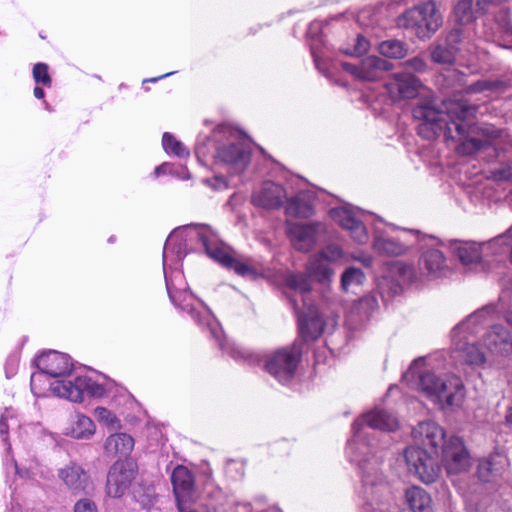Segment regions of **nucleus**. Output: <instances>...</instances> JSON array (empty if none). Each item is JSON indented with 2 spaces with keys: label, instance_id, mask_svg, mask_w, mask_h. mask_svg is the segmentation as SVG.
<instances>
[{
  "label": "nucleus",
  "instance_id": "nucleus-31",
  "mask_svg": "<svg viewBox=\"0 0 512 512\" xmlns=\"http://www.w3.org/2000/svg\"><path fill=\"white\" fill-rule=\"evenodd\" d=\"M95 432L93 421L82 414L76 413L71 418V425L67 429L66 434L76 439H86Z\"/></svg>",
  "mask_w": 512,
  "mask_h": 512
},
{
  "label": "nucleus",
  "instance_id": "nucleus-60",
  "mask_svg": "<svg viewBox=\"0 0 512 512\" xmlns=\"http://www.w3.org/2000/svg\"><path fill=\"white\" fill-rule=\"evenodd\" d=\"M395 4H404L406 5L407 4V0H398L395 2Z\"/></svg>",
  "mask_w": 512,
  "mask_h": 512
},
{
  "label": "nucleus",
  "instance_id": "nucleus-3",
  "mask_svg": "<svg viewBox=\"0 0 512 512\" xmlns=\"http://www.w3.org/2000/svg\"><path fill=\"white\" fill-rule=\"evenodd\" d=\"M414 119L419 121L418 134L426 140L443 135L446 140L459 142L457 151L462 155H473L492 146L501 139L504 130L486 122L472 124L457 118L447 120V115L433 105L432 99H424L414 110Z\"/></svg>",
  "mask_w": 512,
  "mask_h": 512
},
{
  "label": "nucleus",
  "instance_id": "nucleus-26",
  "mask_svg": "<svg viewBox=\"0 0 512 512\" xmlns=\"http://www.w3.org/2000/svg\"><path fill=\"white\" fill-rule=\"evenodd\" d=\"M321 24L319 22H313L309 25L307 30V36L310 38V51L313 57L316 68L320 72H324L325 69V53L322 49L323 39L320 33Z\"/></svg>",
  "mask_w": 512,
  "mask_h": 512
},
{
  "label": "nucleus",
  "instance_id": "nucleus-35",
  "mask_svg": "<svg viewBox=\"0 0 512 512\" xmlns=\"http://www.w3.org/2000/svg\"><path fill=\"white\" fill-rule=\"evenodd\" d=\"M162 146L168 154H173L180 158L189 156V150L169 132L163 134Z\"/></svg>",
  "mask_w": 512,
  "mask_h": 512
},
{
  "label": "nucleus",
  "instance_id": "nucleus-10",
  "mask_svg": "<svg viewBox=\"0 0 512 512\" xmlns=\"http://www.w3.org/2000/svg\"><path fill=\"white\" fill-rule=\"evenodd\" d=\"M419 390L433 399L441 408L459 407L464 398V385L457 376L439 377L430 371L418 375Z\"/></svg>",
  "mask_w": 512,
  "mask_h": 512
},
{
  "label": "nucleus",
  "instance_id": "nucleus-21",
  "mask_svg": "<svg viewBox=\"0 0 512 512\" xmlns=\"http://www.w3.org/2000/svg\"><path fill=\"white\" fill-rule=\"evenodd\" d=\"M483 342L492 355L504 357L512 353V335L501 324L491 326L485 333Z\"/></svg>",
  "mask_w": 512,
  "mask_h": 512
},
{
  "label": "nucleus",
  "instance_id": "nucleus-61",
  "mask_svg": "<svg viewBox=\"0 0 512 512\" xmlns=\"http://www.w3.org/2000/svg\"><path fill=\"white\" fill-rule=\"evenodd\" d=\"M385 69H386V71H389L390 69H392V66L387 61H386Z\"/></svg>",
  "mask_w": 512,
  "mask_h": 512
},
{
  "label": "nucleus",
  "instance_id": "nucleus-56",
  "mask_svg": "<svg viewBox=\"0 0 512 512\" xmlns=\"http://www.w3.org/2000/svg\"><path fill=\"white\" fill-rule=\"evenodd\" d=\"M505 29L508 33L512 34V22L511 20L507 21V23L505 24Z\"/></svg>",
  "mask_w": 512,
  "mask_h": 512
},
{
  "label": "nucleus",
  "instance_id": "nucleus-25",
  "mask_svg": "<svg viewBox=\"0 0 512 512\" xmlns=\"http://www.w3.org/2000/svg\"><path fill=\"white\" fill-rule=\"evenodd\" d=\"M59 478L72 490L81 491L85 490L88 486L89 477L84 469L71 463L65 468L59 470Z\"/></svg>",
  "mask_w": 512,
  "mask_h": 512
},
{
  "label": "nucleus",
  "instance_id": "nucleus-33",
  "mask_svg": "<svg viewBox=\"0 0 512 512\" xmlns=\"http://www.w3.org/2000/svg\"><path fill=\"white\" fill-rule=\"evenodd\" d=\"M439 39L458 55L466 39V30L462 25H457L444 32Z\"/></svg>",
  "mask_w": 512,
  "mask_h": 512
},
{
  "label": "nucleus",
  "instance_id": "nucleus-62",
  "mask_svg": "<svg viewBox=\"0 0 512 512\" xmlns=\"http://www.w3.org/2000/svg\"><path fill=\"white\" fill-rule=\"evenodd\" d=\"M383 45H384V42L379 43V49H380V53L381 54H384L383 51H382Z\"/></svg>",
  "mask_w": 512,
  "mask_h": 512
},
{
  "label": "nucleus",
  "instance_id": "nucleus-54",
  "mask_svg": "<svg viewBox=\"0 0 512 512\" xmlns=\"http://www.w3.org/2000/svg\"><path fill=\"white\" fill-rule=\"evenodd\" d=\"M172 74H174V72H169V73L163 74V75H161V76H159V77L146 79V80H144V83H145V82H156V81H158L159 79L166 78V77H168V76H170V75H172Z\"/></svg>",
  "mask_w": 512,
  "mask_h": 512
},
{
  "label": "nucleus",
  "instance_id": "nucleus-32",
  "mask_svg": "<svg viewBox=\"0 0 512 512\" xmlns=\"http://www.w3.org/2000/svg\"><path fill=\"white\" fill-rule=\"evenodd\" d=\"M428 52L431 61L435 64L452 66L456 63L457 54L439 38L428 47Z\"/></svg>",
  "mask_w": 512,
  "mask_h": 512
},
{
  "label": "nucleus",
  "instance_id": "nucleus-52",
  "mask_svg": "<svg viewBox=\"0 0 512 512\" xmlns=\"http://www.w3.org/2000/svg\"><path fill=\"white\" fill-rule=\"evenodd\" d=\"M33 93H34V96H35L37 99H42V98H44V96H45L44 90H43L41 87H39V86H36V87L34 88Z\"/></svg>",
  "mask_w": 512,
  "mask_h": 512
},
{
  "label": "nucleus",
  "instance_id": "nucleus-43",
  "mask_svg": "<svg viewBox=\"0 0 512 512\" xmlns=\"http://www.w3.org/2000/svg\"><path fill=\"white\" fill-rule=\"evenodd\" d=\"M368 47L369 43L366 38L358 35L353 48H346L344 53L351 56H361L368 50Z\"/></svg>",
  "mask_w": 512,
  "mask_h": 512
},
{
  "label": "nucleus",
  "instance_id": "nucleus-48",
  "mask_svg": "<svg viewBox=\"0 0 512 512\" xmlns=\"http://www.w3.org/2000/svg\"><path fill=\"white\" fill-rule=\"evenodd\" d=\"M12 418V414L8 410H6L0 417V435L2 436V440L4 442L7 441V435L9 430L8 419Z\"/></svg>",
  "mask_w": 512,
  "mask_h": 512
},
{
  "label": "nucleus",
  "instance_id": "nucleus-42",
  "mask_svg": "<svg viewBox=\"0 0 512 512\" xmlns=\"http://www.w3.org/2000/svg\"><path fill=\"white\" fill-rule=\"evenodd\" d=\"M407 251V246L399 240L386 237V256H400Z\"/></svg>",
  "mask_w": 512,
  "mask_h": 512
},
{
  "label": "nucleus",
  "instance_id": "nucleus-17",
  "mask_svg": "<svg viewBox=\"0 0 512 512\" xmlns=\"http://www.w3.org/2000/svg\"><path fill=\"white\" fill-rule=\"evenodd\" d=\"M331 217L339 225L350 232L353 240L359 244H364L368 240V233L358 212L351 206H341L330 210Z\"/></svg>",
  "mask_w": 512,
  "mask_h": 512
},
{
  "label": "nucleus",
  "instance_id": "nucleus-49",
  "mask_svg": "<svg viewBox=\"0 0 512 512\" xmlns=\"http://www.w3.org/2000/svg\"><path fill=\"white\" fill-rule=\"evenodd\" d=\"M399 427V419L394 415L386 413V432L396 431Z\"/></svg>",
  "mask_w": 512,
  "mask_h": 512
},
{
  "label": "nucleus",
  "instance_id": "nucleus-30",
  "mask_svg": "<svg viewBox=\"0 0 512 512\" xmlns=\"http://www.w3.org/2000/svg\"><path fill=\"white\" fill-rule=\"evenodd\" d=\"M453 251L463 265L477 264L481 261V245L475 242H454Z\"/></svg>",
  "mask_w": 512,
  "mask_h": 512
},
{
  "label": "nucleus",
  "instance_id": "nucleus-4",
  "mask_svg": "<svg viewBox=\"0 0 512 512\" xmlns=\"http://www.w3.org/2000/svg\"><path fill=\"white\" fill-rule=\"evenodd\" d=\"M435 86L443 95V99L438 100L432 95L419 96L412 108L413 117L414 110L421 104L422 100L432 99L433 105L447 115V120L474 118L478 112V106L464 101L463 97L465 95L494 90L498 88L499 83L489 80H477L470 84L468 74L456 68H448L436 75Z\"/></svg>",
  "mask_w": 512,
  "mask_h": 512
},
{
  "label": "nucleus",
  "instance_id": "nucleus-16",
  "mask_svg": "<svg viewBox=\"0 0 512 512\" xmlns=\"http://www.w3.org/2000/svg\"><path fill=\"white\" fill-rule=\"evenodd\" d=\"M442 462L448 474H459L469 466V454L458 436H451L441 449Z\"/></svg>",
  "mask_w": 512,
  "mask_h": 512
},
{
  "label": "nucleus",
  "instance_id": "nucleus-64",
  "mask_svg": "<svg viewBox=\"0 0 512 512\" xmlns=\"http://www.w3.org/2000/svg\"><path fill=\"white\" fill-rule=\"evenodd\" d=\"M45 108H46L47 110H50V106H49V105H48V103H46V102H45Z\"/></svg>",
  "mask_w": 512,
  "mask_h": 512
},
{
  "label": "nucleus",
  "instance_id": "nucleus-29",
  "mask_svg": "<svg viewBox=\"0 0 512 512\" xmlns=\"http://www.w3.org/2000/svg\"><path fill=\"white\" fill-rule=\"evenodd\" d=\"M406 502L413 512H432L431 497L421 487L412 486L405 492Z\"/></svg>",
  "mask_w": 512,
  "mask_h": 512
},
{
  "label": "nucleus",
  "instance_id": "nucleus-53",
  "mask_svg": "<svg viewBox=\"0 0 512 512\" xmlns=\"http://www.w3.org/2000/svg\"><path fill=\"white\" fill-rule=\"evenodd\" d=\"M357 260L361 261L364 266L369 267L372 263V259L369 256H364L361 258H356Z\"/></svg>",
  "mask_w": 512,
  "mask_h": 512
},
{
  "label": "nucleus",
  "instance_id": "nucleus-1",
  "mask_svg": "<svg viewBox=\"0 0 512 512\" xmlns=\"http://www.w3.org/2000/svg\"><path fill=\"white\" fill-rule=\"evenodd\" d=\"M194 242L201 244L210 258L216 260L224 267L234 270L238 275L251 278L256 276L255 269L248 262L240 258L235 251L220 241L217 234L209 226L198 224L185 225L174 229L170 233L163 248V270L171 302L180 310L187 312L198 325L202 326L205 324L212 337L218 342L220 349L230 357L236 361H246L251 364L258 362L257 355L235 343H230L224 338L222 328L207 307L205 314H201V312L196 310L192 304L194 299L192 292L187 287L176 286L174 283L175 281L182 280L183 276L180 272H176L174 278L167 275L166 267L168 261L180 263L189 251L194 250Z\"/></svg>",
  "mask_w": 512,
  "mask_h": 512
},
{
  "label": "nucleus",
  "instance_id": "nucleus-51",
  "mask_svg": "<svg viewBox=\"0 0 512 512\" xmlns=\"http://www.w3.org/2000/svg\"><path fill=\"white\" fill-rule=\"evenodd\" d=\"M169 168V165L164 163L158 167L155 168V175L160 176L162 174H165L167 169Z\"/></svg>",
  "mask_w": 512,
  "mask_h": 512
},
{
  "label": "nucleus",
  "instance_id": "nucleus-46",
  "mask_svg": "<svg viewBox=\"0 0 512 512\" xmlns=\"http://www.w3.org/2000/svg\"><path fill=\"white\" fill-rule=\"evenodd\" d=\"M405 66L407 69L414 71V72H418V73H423V72L427 71V69H428V65L424 61V59H422L421 57H418V56L407 60L405 62Z\"/></svg>",
  "mask_w": 512,
  "mask_h": 512
},
{
  "label": "nucleus",
  "instance_id": "nucleus-12",
  "mask_svg": "<svg viewBox=\"0 0 512 512\" xmlns=\"http://www.w3.org/2000/svg\"><path fill=\"white\" fill-rule=\"evenodd\" d=\"M173 493L179 512H216V506L192 508L189 503L196 496L195 477L191 470L183 465H177L171 474Z\"/></svg>",
  "mask_w": 512,
  "mask_h": 512
},
{
  "label": "nucleus",
  "instance_id": "nucleus-37",
  "mask_svg": "<svg viewBox=\"0 0 512 512\" xmlns=\"http://www.w3.org/2000/svg\"><path fill=\"white\" fill-rule=\"evenodd\" d=\"M408 53V46L400 40H386V58L401 59Z\"/></svg>",
  "mask_w": 512,
  "mask_h": 512
},
{
  "label": "nucleus",
  "instance_id": "nucleus-23",
  "mask_svg": "<svg viewBox=\"0 0 512 512\" xmlns=\"http://www.w3.org/2000/svg\"><path fill=\"white\" fill-rule=\"evenodd\" d=\"M342 67L346 72L366 81L381 80L384 74V61L377 56H369L360 64L343 62Z\"/></svg>",
  "mask_w": 512,
  "mask_h": 512
},
{
  "label": "nucleus",
  "instance_id": "nucleus-27",
  "mask_svg": "<svg viewBox=\"0 0 512 512\" xmlns=\"http://www.w3.org/2000/svg\"><path fill=\"white\" fill-rule=\"evenodd\" d=\"M484 11L480 0H459L454 8L455 18L459 25L471 23Z\"/></svg>",
  "mask_w": 512,
  "mask_h": 512
},
{
  "label": "nucleus",
  "instance_id": "nucleus-14",
  "mask_svg": "<svg viewBox=\"0 0 512 512\" xmlns=\"http://www.w3.org/2000/svg\"><path fill=\"white\" fill-rule=\"evenodd\" d=\"M52 392L72 402H82L84 394L101 397L106 390L103 385L92 381L86 376H77L74 380H56L50 384Z\"/></svg>",
  "mask_w": 512,
  "mask_h": 512
},
{
  "label": "nucleus",
  "instance_id": "nucleus-44",
  "mask_svg": "<svg viewBox=\"0 0 512 512\" xmlns=\"http://www.w3.org/2000/svg\"><path fill=\"white\" fill-rule=\"evenodd\" d=\"M358 22L366 27H373L379 21V17L372 11V9H363L357 16Z\"/></svg>",
  "mask_w": 512,
  "mask_h": 512
},
{
  "label": "nucleus",
  "instance_id": "nucleus-63",
  "mask_svg": "<svg viewBox=\"0 0 512 512\" xmlns=\"http://www.w3.org/2000/svg\"><path fill=\"white\" fill-rule=\"evenodd\" d=\"M385 226H386V227H387V226H389V227H391V228H393V229L395 228V227H394V225H391V224H388V223H385Z\"/></svg>",
  "mask_w": 512,
  "mask_h": 512
},
{
  "label": "nucleus",
  "instance_id": "nucleus-38",
  "mask_svg": "<svg viewBox=\"0 0 512 512\" xmlns=\"http://www.w3.org/2000/svg\"><path fill=\"white\" fill-rule=\"evenodd\" d=\"M48 65L45 63H37L33 67V79L36 84H42L43 86L50 87L52 85V79L48 73Z\"/></svg>",
  "mask_w": 512,
  "mask_h": 512
},
{
  "label": "nucleus",
  "instance_id": "nucleus-8",
  "mask_svg": "<svg viewBox=\"0 0 512 512\" xmlns=\"http://www.w3.org/2000/svg\"><path fill=\"white\" fill-rule=\"evenodd\" d=\"M393 21L397 28L408 30L421 40L430 39L443 23L433 0L405 9Z\"/></svg>",
  "mask_w": 512,
  "mask_h": 512
},
{
  "label": "nucleus",
  "instance_id": "nucleus-39",
  "mask_svg": "<svg viewBox=\"0 0 512 512\" xmlns=\"http://www.w3.org/2000/svg\"><path fill=\"white\" fill-rule=\"evenodd\" d=\"M365 97L374 115L381 117L384 112V98L382 97V94L371 91Z\"/></svg>",
  "mask_w": 512,
  "mask_h": 512
},
{
  "label": "nucleus",
  "instance_id": "nucleus-36",
  "mask_svg": "<svg viewBox=\"0 0 512 512\" xmlns=\"http://www.w3.org/2000/svg\"><path fill=\"white\" fill-rule=\"evenodd\" d=\"M498 475V468L490 459H482L478 463L477 476L483 482H490Z\"/></svg>",
  "mask_w": 512,
  "mask_h": 512
},
{
  "label": "nucleus",
  "instance_id": "nucleus-9",
  "mask_svg": "<svg viewBox=\"0 0 512 512\" xmlns=\"http://www.w3.org/2000/svg\"><path fill=\"white\" fill-rule=\"evenodd\" d=\"M254 205L265 209H276L284 206L288 216L308 218L312 207L305 193L288 198L285 189L274 182H264L261 189L252 196Z\"/></svg>",
  "mask_w": 512,
  "mask_h": 512
},
{
  "label": "nucleus",
  "instance_id": "nucleus-5",
  "mask_svg": "<svg viewBox=\"0 0 512 512\" xmlns=\"http://www.w3.org/2000/svg\"><path fill=\"white\" fill-rule=\"evenodd\" d=\"M309 274L289 273L285 278L287 286L295 292L290 302L298 317L299 331L305 340L317 339L324 330V320L313 303L311 277L319 282L329 281L333 269L329 263L315 257L308 267Z\"/></svg>",
  "mask_w": 512,
  "mask_h": 512
},
{
  "label": "nucleus",
  "instance_id": "nucleus-15",
  "mask_svg": "<svg viewBox=\"0 0 512 512\" xmlns=\"http://www.w3.org/2000/svg\"><path fill=\"white\" fill-rule=\"evenodd\" d=\"M135 477V465L132 461H116L107 475L106 490L111 497H121Z\"/></svg>",
  "mask_w": 512,
  "mask_h": 512
},
{
  "label": "nucleus",
  "instance_id": "nucleus-19",
  "mask_svg": "<svg viewBox=\"0 0 512 512\" xmlns=\"http://www.w3.org/2000/svg\"><path fill=\"white\" fill-rule=\"evenodd\" d=\"M415 279L413 268L402 261H386V286L392 297L400 295Z\"/></svg>",
  "mask_w": 512,
  "mask_h": 512
},
{
  "label": "nucleus",
  "instance_id": "nucleus-45",
  "mask_svg": "<svg viewBox=\"0 0 512 512\" xmlns=\"http://www.w3.org/2000/svg\"><path fill=\"white\" fill-rule=\"evenodd\" d=\"M492 175L497 181H512V161H509L500 168L493 170Z\"/></svg>",
  "mask_w": 512,
  "mask_h": 512
},
{
  "label": "nucleus",
  "instance_id": "nucleus-47",
  "mask_svg": "<svg viewBox=\"0 0 512 512\" xmlns=\"http://www.w3.org/2000/svg\"><path fill=\"white\" fill-rule=\"evenodd\" d=\"M74 512H98V509L92 500L83 498L75 503Z\"/></svg>",
  "mask_w": 512,
  "mask_h": 512
},
{
  "label": "nucleus",
  "instance_id": "nucleus-13",
  "mask_svg": "<svg viewBox=\"0 0 512 512\" xmlns=\"http://www.w3.org/2000/svg\"><path fill=\"white\" fill-rule=\"evenodd\" d=\"M36 366L39 372L33 373L31 376V390L35 395H39L37 383L41 382L45 375L53 378L69 376L73 364L67 354L51 350L40 354L36 358Z\"/></svg>",
  "mask_w": 512,
  "mask_h": 512
},
{
  "label": "nucleus",
  "instance_id": "nucleus-22",
  "mask_svg": "<svg viewBox=\"0 0 512 512\" xmlns=\"http://www.w3.org/2000/svg\"><path fill=\"white\" fill-rule=\"evenodd\" d=\"M321 229L320 223L292 224L288 228V236L295 249L308 252L316 244Z\"/></svg>",
  "mask_w": 512,
  "mask_h": 512
},
{
  "label": "nucleus",
  "instance_id": "nucleus-24",
  "mask_svg": "<svg viewBox=\"0 0 512 512\" xmlns=\"http://www.w3.org/2000/svg\"><path fill=\"white\" fill-rule=\"evenodd\" d=\"M419 266L423 275L431 280L445 276L448 271L446 258L438 249L425 251L420 257Z\"/></svg>",
  "mask_w": 512,
  "mask_h": 512
},
{
  "label": "nucleus",
  "instance_id": "nucleus-7",
  "mask_svg": "<svg viewBox=\"0 0 512 512\" xmlns=\"http://www.w3.org/2000/svg\"><path fill=\"white\" fill-rule=\"evenodd\" d=\"M220 138H227V143L217 144L213 158L215 163H222L229 167L233 173L242 172L250 162L251 147L248 143L237 141L238 132L227 125H219L213 132V139L205 137L203 141L198 140L195 153L202 164H207V145L218 142Z\"/></svg>",
  "mask_w": 512,
  "mask_h": 512
},
{
  "label": "nucleus",
  "instance_id": "nucleus-41",
  "mask_svg": "<svg viewBox=\"0 0 512 512\" xmlns=\"http://www.w3.org/2000/svg\"><path fill=\"white\" fill-rule=\"evenodd\" d=\"M343 256L342 249L336 244L327 245L321 252L317 255L320 259L326 261L327 263L335 262Z\"/></svg>",
  "mask_w": 512,
  "mask_h": 512
},
{
  "label": "nucleus",
  "instance_id": "nucleus-11",
  "mask_svg": "<svg viewBox=\"0 0 512 512\" xmlns=\"http://www.w3.org/2000/svg\"><path fill=\"white\" fill-rule=\"evenodd\" d=\"M301 337L302 341H295L293 345L278 349L266 357L265 370L282 385L294 379L302 356V342L311 340Z\"/></svg>",
  "mask_w": 512,
  "mask_h": 512
},
{
  "label": "nucleus",
  "instance_id": "nucleus-28",
  "mask_svg": "<svg viewBox=\"0 0 512 512\" xmlns=\"http://www.w3.org/2000/svg\"><path fill=\"white\" fill-rule=\"evenodd\" d=\"M134 447V439L126 433H115L110 435L105 442L104 448L109 455L127 456Z\"/></svg>",
  "mask_w": 512,
  "mask_h": 512
},
{
  "label": "nucleus",
  "instance_id": "nucleus-58",
  "mask_svg": "<svg viewBox=\"0 0 512 512\" xmlns=\"http://www.w3.org/2000/svg\"><path fill=\"white\" fill-rule=\"evenodd\" d=\"M393 5H394V2H393V3H390V4L386 7V9L389 11V16H391V14H392Z\"/></svg>",
  "mask_w": 512,
  "mask_h": 512
},
{
  "label": "nucleus",
  "instance_id": "nucleus-50",
  "mask_svg": "<svg viewBox=\"0 0 512 512\" xmlns=\"http://www.w3.org/2000/svg\"><path fill=\"white\" fill-rule=\"evenodd\" d=\"M424 363V358L420 357L412 362V364L409 367L408 373H410L412 376H414V371L418 367V365Z\"/></svg>",
  "mask_w": 512,
  "mask_h": 512
},
{
  "label": "nucleus",
  "instance_id": "nucleus-55",
  "mask_svg": "<svg viewBox=\"0 0 512 512\" xmlns=\"http://www.w3.org/2000/svg\"><path fill=\"white\" fill-rule=\"evenodd\" d=\"M505 419L506 424L512 429V407L508 410Z\"/></svg>",
  "mask_w": 512,
  "mask_h": 512
},
{
  "label": "nucleus",
  "instance_id": "nucleus-20",
  "mask_svg": "<svg viewBox=\"0 0 512 512\" xmlns=\"http://www.w3.org/2000/svg\"><path fill=\"white\" fill-rule=\"evenodd\" d=\"M461 325L456 326L452 331V355L453 357L465 364L480 366L485 363V354L479 347L470 343L466 338H458L457 334Z\"/></svg>",
  "mask_w": 512,
  "mask_h": 512
},
{
  "label": "nucleus",
  "instance_id": "nucleus-57",
  "mask_svg": "<svg viewBox=\"0 0 512 512\" xmlns=\"http://www.w3.org/2000/svg\"><path fill=\"white\" fill-rule=\"evenodd\" d=\"M216 181H218L221 185L226 186V181L223 177H216Z\"/></svg>",
  "mask_w": 512,
  "mask_h": 512
},
{
  "label": "nucleus",
  "instance_id": "nucleus-2",
  "mask_svg": "<svg viewBox=\"0 0 512 512\" xmlns=\"http://www.w3.org/2000/svg\"><path fill=\"white\" fill-rule=\"evenodd\" d=\"M353 436L347 442L346 457L358 468L361 479L359 496L363 501L361 512H384V475L380 436L384 430V408L376 405L355 420Z\"/></svg>",
  "mask_w": 512,
  "mask_h": 512
},
{
  "label": "nucleus",
  "instance_id": "nucleus-40",
  "mask_svg": "<svg viewBox=\"0 0 512 512\" xmlns=\"http://www.w3.org/2000/svg\"><path fill=\"white\" fill-rule=\"evenodd\" d=\"M95 415L99 421L105 423L111 429H117L120 427V421L117 417L110 410L104 407H97L95 409Z\"/></svg>",
  "mask_w": 512,
  "mask_h": 512
},
{
  "label": "nucleus",
  "instance_id": "nucleus-6",
  "mask_svg": "<svg viewBox=\"0 0 512 512\" xmlns=\"http://www.w3.org/2000/svg\"><path fill=\"white\" fill-rule=\"evenodd\" d=\"M412 436L418 445L404 450L409 471L425 484L434 483L441 470L436 457L447 442L445 432L436 422L428 420L418 423L412 430Z\"/></svg>",
  "mask_w": 512,
  "mask_h": 512
},
{
  "label": "nucleus",
  "instance_id": "nucleus-18",
  "mask_svg": "<svg viewBox=\"0 0 512 512\" xmlns=\"http://www.w3.org/2000/svg\"><path fill=\"white\" fill-rule=\"evenodd\" d=\"M421 81L412 73H395L386 81V93L393 101L411 99L418 95Z\"/></svg>",
  "mask_w": 512,
  "mask_h": 512
},
{
  "label": "nucleus",
  "instance_id": "nucleus-34",
  "mask_svg": "<svg viewBox=\"0 0 512 512\" xmlns=\"http://www.w3.org/2000/svg\"><path fill=\"white\" fill-rule=\"evenodd\" d=\"M365 280L366 276L360 268L350 266L343 271L340 284L342 290L348 292L363 285Z\"/></svg>",
  "mask_w": 512,
  "mask_h": 512
},
{
  "label": "nucleus",
  "instance_id": "nucleus-59",
  "mask_svg": "<svg viewBox=\"0 0 512 512\" xmlns=\"http://www.w3.org/2000/svg\"><path fill=\"white\" fill-rule=\"evenodd\" d=\"M243 508L246 512H250V504L249 503H245L243 504Z\"/></svg>",
  "mask_w": 512,
  "mask_h": 512
}]
</instances>
